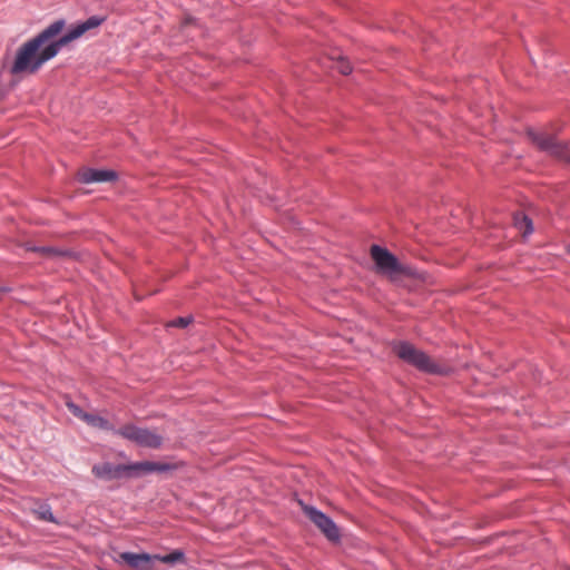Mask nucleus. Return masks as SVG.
Instances as JSON below:
<instances>
[{
	"mask_svg": "<svg viewBox=\"0 0 570 570\" xmlns=\"http://www.w3.org/2000/svg\"><path fill=\"white\" fill-rule=\"evenodd\" d=\"M106 17L91 16L87 20L72 26L66 33L58 37L66 27L63 19L47 26L37 36L26 41L17 50L11 75L36 73L49 60L55 58L62 47L80 38L85 32L102 24Z\"/></svg>",
	"mask_w": 570,
	"mask_h": 570,
	"instance_id": "1",
	"label": "nucleus"
},
{
	"mask_svg": "<svg viewBox=\"0 0 570 570\" xmlns=\"http://www.w3.org/2000/svg\"><path fill=\"white\" fill-rule=\"evenodd\" d=\"M91 473L101 480L111 481L119 479H136L137 478V462L127 464H114L111 462H102L95 464Z\"/></svg>",
	"mask_w": 570,
	"mask_h": 570,
	"instance_id": "5",
	"label": "nucleus"
},
{
	"mask_svg": "<svg viewBox=\"0 0 570 570\" xmlns=\"http://www.w3.org/2000/svg\"><path fill=\"white\" fill-rule=\"evenodd\" d=\"M31 512L40 521L59 524V521L51 511V507L47 502H37Z\"/></svg>",
	"mask_w": 570,
	"mask_h": 570,
	"instance_id": "11",
	"label": "nucleus"
},
{
	"mask_svg": "<svg viewBox=\"0 0 570 570\" xmlns=\"http://www.w3.org/2000/svg\"><path fill=\"white\" fill-rule=\"evenodd\" d=\"M79 181L83 184L114 181L118 174L112 169L85 168L78 175Z\"/></svg>",
	"mask_w": 570,
	"mask_h": 570,
	"instance_id": "9",
	"label": "nucleus"
},
{
	"mask_svg": "<svg viewBox=\"0 0 570 570\" xmlns=\"http://www.w3.org/2000/svg\"><path fill=\"white\" fill-rule=\"evenodd\" d=\"M529 136L540 150L563 161L570 163V147L566 142L557 140L552 135L537 132L533 130L529 131Z\"/></svg>",
	"mask_w": 570,
	"mask_h": 570,
	"instance_id": "6",
	"label": "nucleus"
},
{
	"mask_svg": "<svg viewBox=\"0 0 570 570\" xmlns=\"http://www.w3.org/2000/svg\"><path fill=\"white\" fill-rule=\"evenodd\" d=\"M191 316L177 317L169 323V326L185 328L191 323Z\"/></svg>",
	"mask_w": 570,
	"mask_h": 570,
	"instance_id": "17",
	"label": "nucleus"
},
{
	"mask_svg": "<svg viewBox=\"0 0 570 570\" xmlns=\"http://www.w3.org/2000/svg\"><path fill=\"white\" fill-rule=\"evenodd\" d=\"M37 252L46 255H52V256H65L67 252L55 248V247H38L36 248Z\"/></svg>",
	"mask_w": 570,
	"mask_h": 570,
	"instance_id": "18",
	"label": "nucleus"
},
{
	"mask_svg": "<svg viewBox=\"0 0 570 570\" xmlns=\"http://www.w3.org/2000/svg\"><path fill=\"white\" fill-rule=\"evenodd\" d=\"M303 510L308 519L324 533V535L330 541H340V530L330 517L312 505H304Z\"/></svg>",
	"mask_w": 570,
	"mask_h": 570,
	"instance_id": "7",
	"label": "nucleus"
},
{
	"mask_svg": "<svg viewBox=\"0 0 570 570\" xmlns=\"http://www.w3.org/2000/svg\"><path fill=\"white\" fill-rule=\"evenodd\" d=\"M114 561L117 563L125 562L135 570H153L155 554L125 551L118 553L117 557H114Z\"/></svg>",
	"mask_w": 570,
	"mask_h": 570,
	"instance_id": "8",
	"label": "nucleus"
},
{
	"mask_svg": "<svg viewBox=\"0 0 570 570\" xmlns=\"http://www.w3.org/2000/svg\"><path fill=\"white\" fill-rule=\"evenodd\" d=\"M115 434L136 443L138 446L147 449L157 450L160 449L164 443L163 435L135 424H126L120 429H117Z\"/></svg>",
	"mask_w": 570,
	"mask_h": 570,
	"instance_id": "3",
	"label": "nucleus"
},
{
	"mask_svg": "<svg viewBox=\"0 0 570 570\" xmlns=\"http://www.w3.org/2000/svg\"><path fill=\"white\" fill-rule=\"evenodd\" d=\"M66 406L72 413L73 416H76L85 422L86 416L88 415V412L83 411L78 404H76L71 400L66 401Z\"/></svg>",
	"mask_w": 570,
	"mask_h": 570,
	"instance_id": "15",
	"label": "nucleus"
},
{
	"mask_svg": "<svg viewBox=\"0 0 570 570\" xmlns=\"http://www.w3.org/2000/svg\"><path fill=\"white\" fill-rule=\"evenodd\" d=\"M85 422L92 428L106 430V431H112L115 433L116 429H114L112 424L105 417L88 413L86 416Z\"/></svg>",
	"mask_w": 570,
	"mask_h": 570,
	"instance_id": "13",
	"label": "nucleus"
},
{
	"mask_svg": "<svg viewBox=\"0 0 570 570\" xmlns=\"http://www.w3.org/2000/svg\"><path fill=\"white\" fill-rule=\"evenodd\" d=\"M569 253H570V245H569Z\"/></svg>",
	"mask_w": 570,
	"mask_h": 570,
	"instance_id": "19",
	"label": "nucleus"
},
{
	"mask_svg": "<svg viewBox=\"0 0 570 570\" xmlns=\"http://www.w3.org/2000/svg\"><path fill=\"white\" fill-rule=\"evenodd\" d=\"M179 468L176 463H166V462H153V461H141L137 462V478H140L146 474H150L154 472L166 473L175 471Z\"/></svg>",
	"mask_w": 570,
	"mask_h": 570,
	"instance_id": "10",
	"label": "nucleus"
},
{
	"mask_svg": "<svg viewBox=\"0 0 570 570\" xmlns=\"http://www.w3.org/2000/svg\"><path fill=\"white\" fill-rule=\"evenodd\" d=\"M514 225L523 233L524 236L533 233L532 220L524 214L514 215Z\"/></svg>",
	"mask_w": 570,
	"mask_h": 570,
	"instance_id": "14",
	"label": "nucleus"
},
{
	"mask_svg": "<svg viewBox=\"0 0 570 570\" xmlns=\"http://www.w3.org/2000/svg\"><path fill=\"white\" fill-rule=\"evenodd\" d=\"M370 254L379 273L389 276L409 274L407 267L387 248L375 244L371 246Z\"/></svg>",
	"mask_w": 570,
	"mask_h": 570,
	"instance_id": "4",
	"label": "nucleus"
},
{
	"mask_svg": "<svg viewBox=\"0 0 570 570\" xmlns=\"http://www.w3.org/2000/svg\"><path fill=\"white\" fill-rule=\"evenodd\" d=\"M155 560H158V561H160L163 563H167V564H177V563L185 564L186 556L183 550L176 549L165 556L155 554Z\"/></svg>",
	"mask_w": 570,
	"mask_h": 570,
	"instance_id": "12",
	"label": "nucleus"
},
{
	"mask_svg": "<svg viewBox=\"0 0 570 570\" xmlns=\"http://www.w3.org/2000/svg\"><path fill=\"white\" fill-rule=\"evenodd\" d=\"M393 351L403 362L428 374H446V370L435 363L425 352L417 350L413 344L406 341L394 343Z\"/></svg>",
	"mask_w": 570,
	"mask_h": 570,
	"instance_id": "2",
	"label": "nucleus"
},
{
	"mask_svg": "<svg viewBox=\"0 0 570 570\" xmlns=\"http://www.w3.org/2000/svg\"><path fill=\"white\" fill-rule=\"evenodd\" d=\"M336 69L342 75H345V76H347L352 72V66H351L350 61H347L345 58H343L341 56L337 58Z\"/></svg>",
	"mask_w": 570,
	"mask_h": 570,
	"instance_id": "16",
	"label": "nucleus"
}]
</instances>
